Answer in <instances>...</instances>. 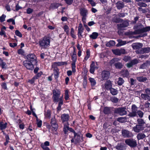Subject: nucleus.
Here are the masks:
<instances>
[{
    "label": "nucleus",
    "mask_w": 150,
    "mask_h": 150,
    "mask_svg": "<svg viewBox=\"0 0 150 150\" xmlns=\"http://www.w3.org/2000/svg\"><path fill=\"white\" fill-rule=\"evenodd\" d=\"M150 64V62L149 61H146L140 66V68L142 69H146Z\"/></svg>",
    "instance_id": "obj_24"
},
{
    "label": "nucleus",
    "mask_w": 150,
    "mask_h": 150,
    "mask_svg": "<svg viewBox=\"0 0 150 150\" xmlns=\"http://www.w3.org/2000/svg\"><path fill=\"white\" fill-rule=\"evenodd\" d=\"M69 131L71 132H73V133L74 131V129L72 128L69 127L68 124H67V125L64 124V126L63 131L65 134L67 135Z\"/></svg>",
    "instance_id": "obj_10"
},
{
    "label": "nucleus",
    "mask_w": 150,
    "mask_h": 150,
    "mask_svg": "<svg viewBox=\"0 0 150 150\" xmlns=\"http://www.w3.org/2000/svg\"><path fill=\"white\" fill-rule=\"evenodd\" d=\"M7 22L8 23L11 22L12 24L13 25H15V24L14 20L12 18L8 19L7 20Z\"/></svg>",
    "instance_id": "obj_64"
},
{
    "label": "nucleus",
    "mask_w": 150,
    "mask_h": 150,
    "mask_svg": "<svg viewBox=\"0 0 150 150\" xmlns=\"http://www.w3.org/2000/svg\"><path fill=\"white\" fill-rule=\"evenodd\" d=\"M143 52L146 53H148L150 52V48L146 47L143 49Z\"/></svg>",
    "instance_id": "obj_57"
},
{
    "label": "nucleus",
    "mask_w": 150,
    "mask_h": 150,
    "mask_svg": "<svg viewBox=\"0 0 150 150\" xmlns=\"http://www.w3.org/2000/svg\"><path fill=\"white\" fill-rule=\"evenodd\" d=\"M137 122L139 125L142 126V125L145 123L144 121L141 119H139L137 120Z\"/></svg>",
    "instance_id": "obj_51"
},
{
    "label": "nucleus",
    "mask_w": 150,
    "mask_h": 150,
    "mask_svg": "<svg viewBox=\"0 0 150 150\" xmlns=\"http://www.w3.org/2000/svg\"><path fill=\"white\" fill-rule=\"evenodd\" d=\"M115 45V42L114 41L110 40L106 44V46L107 47L113 46Z\"/></svg>",
    "instance_id": "obj_39"
},
{
    "label": "nucleus",
    "mask_w": 150,
    "mask_h": 150,
    "mask_svg": "<svg viewBox=\"0 0 150 150\" xmlns=\"http://www.w3.org/2000/svg\"><path fill=\"white\" fill-rule=\"evenodd\" d=\"M64 31L66 33V34L67 35H69L70 33H69V26L67 25H65L64 26L63 28Z\"/></svg>",
    "instance_id": "obj_40"
},
{
    "label": "nucleus",
    "mask_w": 150,
    "mask_h": 150,
    "mask_svg": "<svg viewBox=\"0 0 150 150\" xmlns=\"http://www.w3.org/2000/svg\"><path fill=\"white\" fill-rule=\"evenodd\" d=\"M74 135V139L76 143H79L83 140V135L80 133H77L74 131L73 132Z\"/></svg>",
    "instance_id": "obj_2"
},
{
    "label": "nucleus",
    "mask_w": 150,
    "mask_h": 150,
    "mask_svg": "<svg viewBox=\"0 0 150 150\" xmlns=\"http://www.w3.org/2000/svg\"><path fill=\"white\" fill-rule=\"evenodd\" d=\"M65 99L66 100H68L69 98L68 90H66L65 91Z\"/></svg>",
    "instance_id": "obj_54"
},
{
    "label": "nucleus",
    "mask_w": 150,
    "mask_h": 150,
    "mask_svg": "<svg viewBox=\"0 0 150 150\" xmlns=\"http://www.w3.org/2000/svg\"><path fill=\"white\" fill-rule=\"evenodd\" d=\"M71 59L72 60V63H75L77 60V56L76 52L74 51L72 54H71Z\"/></svg>",
    "instance_id": "obj_25"
},
{
    "label": "nucleus",
    "mask_w": 150,
    "mask_h": 150,
    "mask_svg": "<svg viewBox=\"0 0 150 150\" xmlns=\"http://www.w3.org/2000/svg\"><path fill=\"white\" fill-rule=\"evenodd\" d=\"M6 16L4 14H3L0 17V21L1 22H2L5 20Z\"/></svg>",
    "instance_id": "obj_53"
},
{
    "label": "nucleus",
    "mask_w": 150,
    "mask_h": 150,
    "mask_svg": "<svg viewBox=\"0 0 150 150\" xmlns=\"http://www.w3.org/2000/svg\"><path fill=\"white\" fill-rule=\"evenodd\" d=\"M83 28L81 23H79L78 27V34L79 37H82V34L83 32Z\"/></svg>",
    "instance_id": "obj_16"
},
{
    "label": "nucleus",
    "mask_w": 150,
    "mask_h": 150,
    "mask_svg": "<svg viewBox=\"0 0 150 150\" xmlns=\"http://www.w3.org/2000/svg\"><path fill=\"white\" fill-rule=\"evenodd\" d=\"M98 35V34L97 32H93L89 35V37L93 39H96Z\"/></svg>",
    "instance_id": "obj_27"
},
{
    "label": "nucleus",
    "mask_w": 150,
    "mask_h": 150,
    "mask_svg": "<svg viewBox=\"0 0 150 150\" xmlns=\"http://www.w3.org/2000/svg\"><path fill=\"white\" fill-rule=\"evenodd\" d=\"M71 65H72V71L73 72H75L76 71L75 63H72Z\"/></svg>",
    "instance_id": "obj_58"
},
{
    "label": "nucleus",
    "mask_w": 150,
    "mask_h": 150,
    "mask_svg": "<svg viewBox=\"0 0 150 150\" xmlns=\"http://www.w3.org/2000/svg\"><path fill=\"white\" fill-rule=\"evenodd\" d=\"M69 115L67 114H62L61 117V118L63 122H67L69 120Z\"/></svg>",
    "instance_id": "obj_21"
},
{
    "label": "nucleus",
    "mask_w": 150,
    "mask_h": 150,
    "mask_svg": "<svg viewBox=\"0 0 150 150\" xmlns=\"http://www.w3.org/2000/svg\"><path fill=\"white\" fill-rule=\"evenodd\" d=\"M50 145V143L48 141H46L44 143H42L41 144V147L43 150H50L47 146Z\"/></svg>",
    "instance_id": "obj_14"
},
{
    "label": "nucleus",
    "mask_w": 150,
    "mask_h": 150,
    "mask_svg": "<svg viewBox=\"0 0 150 150\" xmlns=\"http://www.w3.org/2000/svg\"><path fill=\"white\" fill-rule=\"evenodd\" d=\"M112 86L111 82L109 81H107L105 83V87L107 89H110Z\"/></svg>",
    "instance_id": "obj_26"
},
{
    "label": "nucleus",
    "mask_w": 150,
    "mask_h": 150,
    "mask_svg": "<svg viewBox=\"0 0 150 150\" xmlns=\"http://www.w3.org/2000/svg\"><path fill=\"white\" fill-rule=\"evenodd\" d=\"M70 34L71 35L73 38H76V36L74 34V30L73 28H71Z\"/></svg>",
    "instance_id": "obj_50"
},
{
    "label": "nucleus",
    "mask_w": 150,
    "mask_h": 150,
    "mask_svg": "<svg viewBox=\"0 0 150 150\" xmlns=\"http://www.w3.org/2000/svg\"><path fill=\"white\" fill-rule=\"evenodd\" d=\"M45 117V118L49 119L50 117L51 112L49 110H48L47 111H45L44 113Z\"/></svg>",
    "instance_id": "obj_28"
},
{
    "label": "nucleus",
    "mask_w": 150,
    "mask_h": 150,
    "mask_svg": "<svg viewBox=\"0 0 150 150\" xmlns=\"http://www.w3.org/2000/svg\"><path fill=\"white\" fill-rule=\"evenodd\" d=\"M97 63H95L94 62H92L91 64L90 65V71L92 74H93L94 72L95 69H97L98 68L97 65Z\"/></svg>",
    "instance_id": "obj_13"
},
{
    "label": "nucleus",
    "mask_w": 150,
    "mask_h": 150,
    "mask_svg": "<svg viewBox=\"0 0 150 150\" xmlns=\"http://www.w3.org/2000/svg\"><path fill=\"white\" fill-rule=\"evenodd\" d=\"M117 120L120 122L123 123L127 121V119L125 117H121L118 118L117 119Z\"/></svg>",
    "instance_id": "obj_38"
},
{
    "label": "nucleus",
    "mask_w": 150,
    "mask_h": 150,
    "mask_svg": "<svg viewBox=\"0 0 150 150\" xmlns=\"http://www.w3.org/2000/svg\"><path fill=\"white\" fill-rule=\"evenodd\" d=\"M133 129L134 131L136 132H138L143 129L142 126L140 125H137L134 127Z\"/></svg>",
    "instance_id": "obj_19"
},
{
    "label": "nucleus",
    "mask_w": 150,
    "mask_h": 150,
    "mask_svg": "<svg viewBox=\"0 0 150 150\" xmlns=\"http://www.w3.org/2000/svg\"><path fill=\"white\" fill-rule=\"evenodd\" d=\"M137 79L139 81L141 82H144L147 80V79L146 77L143 76L138 77L137 78Z\"/></svg>",
    "instance_id": "obj_36"
},
{
    "label": "nucleus",
    "mask_w": 150,
    "mask_h": 150,
    "mask_svg": "<svg viewBox=\"0 0 150 150\" xmlns=\"http://www.w3.org/2000/svg\"><path fill=\"white\" fill-rule=\"evenodd\" d=\"M15 33L17 36L20 38L22 37V35L21 34V33L18 30H16L15 32Z\"/></svg>",
    "instance_id": "obj_56"
},
{
    "label": "nucleus",
    "mask_w": 150,
    "mask_h": 150,
    "mask_svg": "<svg viewBox=\"0 0 150 150\" xmlns=\"http://www.w3.org/2000/svg\"><path fill=\"white\" fill-rule=\"evenodd\" d=\"M145 134L143 133H140L137 135V137L138 140L143 139L146 137Z\"/></svg>",
    "instance_id": "obj_31"
},
{
    "label": "nucleus",
    "mask_w": 150,
    "mask_h": 150,
    "mask_svg": "<svg viewBox=\"0 0 150 150\" xmlns=\"http://www.w3.org/2000/svg\"><path fill=\"white\" fill-rule=\"evenodd\" d=\"M142 46V44L140 43H134L132 45V48L134 50L141 48Z\"/></svg>",
    "instance_id": "obj_17"
},
{
    "label": "nucleus",
    "mask_w": 150,
    "mask_h": 150,
    "mask_svg": "<svg viewBox=\"0 0 150 150\" xmlns=\"http://www.w3.org/2000/svg\"><path fill=\"white\" fill-rule=\"evenodd\" d=\"M141 98L145 100H150V97L147 94H142L141 95Z\"/></svg>",
    "instance_id": "obj_30"
},
{
    "label": "nucleus",
    "mask_w": 150,
    "mask_h": 150,
    "mask_svg": "<svg viewBox=\"0 0 150 150\" xmlns=\"http://www.w3.org/2000/svg\"><path fill=\"white\" fill-rule=\"evenodd\" d=\"M63 64L62 62H56L53 63L52 65V67L53 68L54 67H56L57 66H60L61 65H63Z\"/></svg>",
    "instance_id": "obj_49"
},
{
    "label": "nucleus",
    "mask_w": 150,
    "mask_h": 150,
    "mask_svg": "<svg viewBox=\"0 0 150 150\" xmlns=\"http://www.w3.org/2000/svg\"><path fill=\"white\" fill-rule=\"evenodd\" d=\"M120 59L119 58H115L111 60L110 61V63L111 64H113L116 63V62H117L118 61L120 60Z\"/></svg>",
    "instance_id": "obj_43"
},
{
    "label": "nucleus",
    "mask_w": 150,
    "mask_h": 150,
    "mask_svg": "<svg viewBox=\"0 0 150 150\" xmlns=\"http://www.w3.org/2000/svg\"><path fill=\"white\" fill-rule=\"evenodd\" d=\"M116 6L118 9H120L123 8L124 6L122 2H119L117 3Z\"/></svg>",
    "instance_id": "obj_34"
},
{
    "label": "nucleus",
    "mask_w": 150,
    "mask_h": 150,
    "mask_svg": "<svg viewBox=\"0 0 150 150\" xmlns=\"http://www.w3.org/2000/svg\"><path fill=\"white\" fill-rule=\"evenodd\" d=\"M122 134L123 136L125 137H130L132 135V134L130 132L126 130H122Z\"/></svg>",
    "instance_id": "obj_20"
},
{
    "label": "nucleus",
    "mask_w": 150,
    "mask_h": 150,
    "mask_svg": "<svg viewBox=\"0 0 150 150\" xmlns=\"http://www.w3.org/2000/svg\"><path fill=\"white\" fill-rule=\"evenodd\" d=\"M115 66L116 68L121 69L123 67L122 63L120 62H117L114 63Z\"/></svg>",
    "instance_id": "obj_41"
},
{
    "label": "nucleus",
    "mask_w": 150,
    "mask_h": 150,
    "mask_svg": "<svg viewBox=\"0 0 150 150\" xmlns=\"http://www.w3.org/2000/svg\"><path fill=\"white\" fill-rule=\"evenodd\" d=\"M89 80L92 86H94L96 84V81L94 78L90 77L89 78Z\"/></svg>",
    "instance_id": "obj_33"
},
{
    "label": "nucleus",
    "mask_w": 150,
    "mask_h": 150,
    "mask_svg": "<svg viewBox=\"0 0 150 150\" xmlns=\"http://www.w3.org/2000/svg\"><path fill=\"white\" fill-rule=\"evenodd\" d=\"M86 55L85 57L84 61H86L89 57L90 55V51L89 50H87L86 52Z\"/></svg>",
    "instance_id": "obj_42"
},
{
    "label": "nucleus",
    "mask_w": 150,
    "mask_h": 150,
    "mask_svg": "<svg viewBox=\"0 0 150 150\" xmlns=\"http://www.w3.org/2000/svg\"><path fill=\"white\" fill-rule=\"evenodd\" d=\"M50 40L49 38L44 37L42 39L40 40L39 43L42 49H45L49 47Z\"/></svg>",
    "instance_id": "obj_1"
},
{
    "label": "nucleus",
    "mask_w": 150,
    "mask_h": 150,
    "mask_svg": "<svg viewBox=\"0 0 150 150\" xmlns=\"http://www.w3.org/2000/svg\"><path fill=\"white\" fill-rule=\"evenodd\" d=\"M137 107L135 105H132V112L129 113L128 116L131 117L136 116L137 115Z\"/></svg>",
    "instance_id": "obj_6"
},
{
    "label": "nucleus",
    "mask_w": 150,
    "mask_h": 150,
    "mask_svg": "<svg viewBox=\"0 0 150 150\" xmlns=\"http://www.w3.org/2000/svg\"><path fill=\"white\" fill-rule=\"evenodd\" d=\"M53 95L59 96L61 93L60 91L59 90L57 89H56V90H54L53 91Z\"/></svg>",
    "instance_id": "obj_46"
},
{
    "label": "nucleus",
    "mask_w": 150,
    "mask_h": 150,
    "mask_svg": "<svg viewBox=\"0 0 150 150\" xmlns=\"http://www.w3.org/2000/svg\"><path fill=\"white\" fill-rule=\"evenodd\" d=\"M117 41L118 43L116 45V46L118 47L125 45L128 42L126 41H123L120 39L118 40Z\"/></svg>",
    "instance_id": "obj_22"
},
{
    "label": "nucleus",
    "mask_w": 150,
    "mask_h": 150,
    "mask_svg": "<svg viewBox=\"0 0 150 150\" xmlns=\"http://www.w3.org/2000/svg\"><path fill=\"white\" fill-rule=\"evenodd\" d=\"M23 65L28 69L32 70L34 68L32 62L28 60H25L23 62Z\"/></svg>",
    "instance_id": "obj_5"
},
{
    "label": "nucleus",
    "mask_w": 150,
    "mask_h": 150,
    "mask_svg": "<svg viewBox=\"0 0 150 150\" xmlns=\"http://www.w3.org/2000/svg\"><path fill=\"white\" fill-rule=\"evenodd\" d=\"M111 100L112 102L115 103H117L118 100V98L115 97L111 98Z\"/></svg>",
    "instance_id": "obj_55"
},
{
    "label": "nucleus",
    "mask_w": 150,
    "mask_h": 150,
    "mask_svg": "<svg viewBox=\"0 0 150 150\" xmlns=\"http://www.w3.org/2000/svg\"><path fill=\"white\" fill-rule=\"evenodd\" d=\"M80 14L82 16V20L83 23H86V21L88 14V11L85 8H81L80 9Z\"/></svg>",
    "instance_id": "obj_3"
},
{
    "label": "nucleus",
    "mask_w": 150,
    "mask_h": 150,
    "mask_svg": "<svg viewBox=\"0 0 150 150\" xmlns=\"http://www.w3.org/2000/svg\"><path fill=\"white\" fill-rule=\"evenodd\" d=\"M125 110L126 108L124 107L119 108L116 109L115 112L120 115H126L127 113Z\"/></svg>",
    "instance_id": "obj_4"
},
{
    "label": "nucleus",
    "mask_w": 150,
    "mask_h": 150,
    "mask_svg": "<svg viewBox=\"0 0 150 150\" xmlns=\"http://www.w3.org/2000/svg\"><path fill=\"white\" fill-rule=\"evenodd\" d=\"M6 63L3 62V60L1 59H0V65L1 67L2 68H6Z\"/></svg>",
    "instance_id": "obj_44"
},
{
    "label": "nucleus",
    "mask_w": 150,
    "mask_h": 150,
    "mask_svg": "<svg viewBox=\"0 0 150 150\" xmlns=\"http://www.w3.org/2000/svg\"><path fill=\"white\" fill-rule=\"evenodd\" d=\"M37 124L38 127H41L42 125V121L40 120L38 118L36 119Z\"/></svg>",
    "instance_id": "obj_48"
},
{
    "label": "nucleus",
    "mask_w": 150,
    "mask_h": 150,
    "mask_svg": "<svg viewBox=\"0 0 150 150\" xmlns=\"http://www.w3.org/2000/svg\"><path fill=\"white\" fill-rule=\"evenodd\" d=\"M50 123L54 130L55 131L57 130L58 128V126L56 119L54 117L51 119Z\"/></svg>",
    "instance_id": "obj_8"
},
{
    "label": "nucleus",
    "mask_w": 150,
    "mask_h": 150,
    "mask_svg": "<svg viewBox=\"0 0 150 150\" xmlns=\"http://www.w3.org/2000/svg\"><path fill=\"white\" fill-rule=\"evenodd\" d=\"M63 96L60 98H59V102L58 105H62L63 104Z\"/></svg>",
    "instance_id": "obj_63"
},
{
    "label": "nucleus",
    "mask_w": 150,
    "mask_h": 150,
    "mask_svg": "<svg viewBox=\"0 0 150 150\" xmlns=\"http://www.w3.org/2000/svg\"><path fill=\"white\" fill-rule=\"evenodd\" d=\"M129 25V23L127 21H123L122 23L118 25V26L120 28H122L125 27Z\"/></svg>",
    "instance_id": "obj_23"
},
{
    "label": "nucleus",
    "mask_w": 150,
    "mask_h": 150,
    "mask_svg": "<svg viewBox=\"0 0 150 150\" xmlns=\"http://www.w3.org/2000/svg\"><path fill=\"white\" fill-rule=\"evenodd\" d=\"M110 75V73L108 71H104L102 73V78L103 80L107 79H108Z\"/></svg>",
    "instance_id": "obj_15"
},
{
    "label": "nucleus",
    "mask_w": 150,
    "mask_h": 150,
    "mask_svg": "<svg viewBox=\"0 0 150 150\" xmlns=\"http://www.w3.org/2000/svg\"><path fill=\"white\" fill-rule=\"evenodd\" d=\"M116 148L118 150H124L125 149L123 144H118L116 146Z\"/></svg>",
    "instance_id": "obj_32"
},
{
    "label": "nucleus",
    "mask_w": 150,
    "mask_h": 150,
    "mask_svg": "<svg viewBox=\"0 0 150 150\" xmlns=\"http://www.w3.org/2000/svg\"><path fill=\"white\" fill-rule=\"evenodd\" d=\"M124 80L121 78H119L117 81V84L118 85L121 86L124 83Z\"/></svg>",
    "instance_id": "obj_45"
},
{
    "label": "nucleus",
    "mask_w": 150,
    "mask_h": 150,
    "mask_svg": "<svg viewBox=\"0 0 150 150\" xmlns=\"http://www.w3.org/2000/svg\"><path fill=\"white\" fill-rule=\"evenodd\" d=\"M129 72L127 70H123L122 71V75L124 77H127L129 76Z\"/></svg>",
    "instance_id": "obj_35"
},
{
    "label": "nucleus",
    "mask_w": 150,
    "mask_h": 150,
    "mask_svg": "<svg viewBox=\"0 0 150 150\" xmlns=\"http://www.w3.org/2000/svg\"><path fill=\"white\" fill-rule=\"evenodd\" d=\"M59 96H57L56 95H53V99L54 100L55 102H58L59 101Z\"/></svg>",
    "instance_id": "obj_52"
},
{
    "label": "nucleus",
    "mask_w": 150,
    "mask_h": 150,
    "mask_svg": "<svg viewBox=\"0 0 150 150\" xmlns=\"http://www.w3.org/2000/svg\"><path fill=\"white\" fill-rule=\"evenodd\" d=\"M137 113L138 115L140 118H142L143 115V112L140 110H138L137 111Z\"/></svg>",
    "instance_id": "obj_59"
},
{
    "label": "nucleus",
    "mask_w": 150,
    "mask_h": 150,
    "mask_svg": "<svg viewBox=\"0 0 150 150\" xmlns=\"http://www.w3.org/2000/svg\"><path fill=\"white\" fill-rule=\"evenodd\" d=\"M125 143L130 147H134L136 146L137 143L135 141L132 139H128L125 140Z\"/></svg>",
    "instance_id": "obj_11"
},
{
    "label": "nucleus",
    "mask_w": 150,
    "mask_h": 150,
    "mask_svg": "<svg viewBox=\"0 0 150 150\" xmlns=\"http://www.w3.org/2000/svg\"><path fill=\"white\" fill-rule=\"evenodd\" d=\"M18 53L21 55H23L24 53V50L22 49H20L18 51Z\"/></svg>",
    "instance_id": "obj_60"
},
{
    "label": "nucleus",
    "mask_w": 150,
    "mask_h": 150,
    "mask_svg": "<svg viewBox=\"0 0 150 150\" xmlns=\"http://www.w3.org/2000/svg\"><path fill=\"white\" fill-rule=\"evenodd\" d=\"M149 30H150V27L148 26L145 28H144L140 30H135L134 32V33L135 34H139L141 33L148 31Z\"/></svg>",
    "instance_id": "obj_12"
},
{
    "label": "nucleus",
    "mask_w": 150,
    "mask_h": 150,
    "mask_svg": "<svg viewBox=\"0 0 150 150\" xmlns=\"http://www.w3.org/2000/svg\"><path fill=\"white\" fill-rule=\"evenodd\" d=\"M138 62V61L136 59H133L130 62L127 63L126 65L128 68L132 67L133 65L137 64Z\"/></svg>",
    "instance_id": "obj_18"
},
{
    "label": "nucleus",
    "mask_w": 150,
    "mask_h": 150,
    "mask_svg": "<svg viewBox=\"0 0 150 150\" xmlns=\"http://www.w3.org/2000/svg\"><path fill=\"white\" fill-rule=\"evenodd\" d=\"M7 123H4L3 122H0V128L1 130L4 129L6 127Z\"/></svg>",
    "instance_id": "obj_29"
},
{
    "label": "nucleus",
    "mask_w": 150,
    "mask_h": 150,
    "mask_svg": "<svg viewBox=\"0 0 150 150\" xmlns=\"http://www.w3.org/2000/svg\"><path fill=\"white\" fill-rule=\"evenodd\" d=\"M112 51L114 54L117 55H120L121 54H124L125 53V50L123 49L112 50Z\"/></svg>",
    "instance_id": "obj_9"
},
{
    "label": "nucleus",
    "mask_w": 150,
    "mask_h": 150,
    "mask_svg": "<svg viewBox=\"0 0 150 150\" xmlns=\"http://www.w3.org/2000/svg\"><path fill=\"white\" fill-rule=\"evenodd\" d=\"M36 79H37L36 77L34 76L31 79L29 80L28 81V82L31 84H33L34 83Z\"/></svg>",
    "instance_id": "obj_47"
},
{
    "label": "nucleus",
    "mask_w": 150,
    "mask_h": 150,
    "mask_svg": "<svg viewBox=\"0 0 150 150\" xmlns=\"http://www.w3.org/2000/svg\"><path fill=\"white\" fill-rule=\"evenodd\" d=\"M138 6L140 7H146L147 6V5L144 3L139 2L138 3Z\"/></svg>",
    "instance_id": "obj_62"
},
{
    "label": "nucleus",
    "mask_w": 150,
    "mask_h": 150,
    "mask_svg": "<svg viewBox=\"0 0 150 150\" xmlns=\"http://www.w3.org/2000/svg\"><path fill=\"white\" fill-rule=\"evenodd\" d=\"M110 89L111 93L113 95H116L118 93V91L116 89L111 88Z\"/></svg>",
    "instance_id": "obj_37"
},
{
    "label": "nucleus",
    "mask_w": 150,
    "mask_h": 150,
    "mask_svg": "<svg viewBox=\"0 0 150 150\" xmlns=\"http://www.w3.org/2000/svg\"><path fill=\"white\" fill-rule=\"evenodd\" d=\"M27 58L28 61L30 62H34L35 64H36L37 62L36 57L33 54H30L28 55Z\"/></svg>",
    "instance_id": "obj_7"
},
{
    "label": "nucleus",
    "mask_w": 150,
    "mask_h": 150,
    "mask_svg": "<svg viewBox=\"0 0 150 150\" xmlns=\"http://www.w3.org/2000/svg\"><path fill=\"white\" fill-rule=\"evenodd\" d=\"M2 88L6 90H7V85L6 83H3L1 84Z\"/></svg>",
    "instance_id": "obj_61"
}]
</instances>
